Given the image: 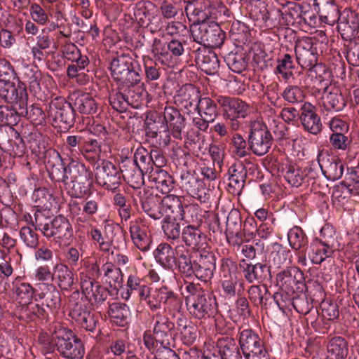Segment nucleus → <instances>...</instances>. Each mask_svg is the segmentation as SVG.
<instances>
[{
  "mask_svg": "<svg viewBox=\"0 0 359 359\" xmlns=\"http://www.w3.org/2000/svg\"><path fill=\"white\" fill-rule=\"evenodd\" d=\"M214 98L222 109V114L233 131L241 126V119H244L250 114V105L243 100L222 95H215Z\"/></svg>",
  "mask_w": 359,
  "mask_h": 359,
  "instance_id": "1",
  "label": "nucleus"
},
{
  "mask_svg": "<svg viewBox=\"0 0 359 359\" xmlns=\"http://www.w3.org/2000/svg\"><path fill=\"white\" fill-rule=\"evenodd\" d=\"M34 217L35 229L40 231L45 237H55L65 243L72 237L71 224L65 217L57 216L51 219L41 211H37Z\"/></svg>",
  "mask_w": 359,
  "mask_h": 359,
  "instance_id": "2",
  "label": "nucleus"
},
{
  "mask_svg": "<svg viewBox=\"0 0 359 359\" xmlns=\"http://www.w3.org/2000/svg\"><path fill=\"white\" fill-rule=\"evenodd\" d=\"M99 158L91 161L93 172L91 171V180L94 176L95 182L107 189L115 191L121 184L122 175L120 170L110 161Z\"/></svg>",
  "mask_w": 359,
  "mask_h": 359,
  "instance_id": "3",
  "label": "nucleus"
},
{
  "mask_svg": "<svg viewBox=\"0 0 359 359\" xmlns=\"http://www.w3.org/2000/svg\"><path fill=\"white\" fill-rule=\"evenodd\" d=\"M112 79L124 87V83L137 81L142 74L141 65L128 55L122 54L114 58L110 64Z\"/></svg>",
  "mask_w": 359,
  "mask_h": 359,
  "instance_id": "4",
  "label": "nucleus"
},
{
  "mask_svg": "<svg viewBox=\"0 0 359 359\" xmlns=\"http://www.w3.org/2000/svg\"><path fill=\"white\" fill-rule=\"evenodd\" d=\"M191 34L198 46L219 48L224 42L225 32L214 21L202 22L191 27Z\"/></svg>",
  "mask_w": 359,
  "mask_h": 359,
  "instance_id": "5",
  "label": "nucleus"
},
{
  "mask_svg": "<svg viewBox=\"0 0 359 359\" xmlns=\"http://www.w3.org/2000/svg\"><path fill=\"white\" fill-rule=\"evenodd\" d=\"M273 137L266 124L254 121L250 124L248 146L252 152L258 156L267 154L273 144Z\"/></svg>",
  "mask_w": 359,
  "mask_h": 359,
  "instance_id": "6",
  "label": "nucleus"
},
{
  "mask_svg": "<svg viewBox=\"0 0 359 359\" xmlns=\"http://www.w3.org/2000/svg\"><path fill=\"white\" fill-rule=\"evenodd\" d=\"M161 200L163 210L167 215H170L173 217H178L180 220H184L187 223L194 222V215L197 219L198 208L193 205H186L183 206L182 201L178 196L174 194H165Z\"/></svg>",
  "mask_w": 359,
  "mask_h": 359,
  "instance_id": "7",
  "label": "nucleus"
},
{
  "mask_svg": "<svg viewBox=\"0 0 359 359\" xmlns=\"http://www.w3.org/2000/svg\"><path fill=\"white\" fill-rule=\"evenodd\" d=\"M304 273L297 267L289 266L276 274V286L288 295L303 292Z\"/></svg>",
  "mask_w": 359,
  "mask_h": 359,
  "instance_id": "8",
  "label": "nucleus"
},
{
  "mask_svg": "<svg viewBox=\"0 0 359 359\" xmlns=\"http://www.w3.org/2000/svg\"><path fill=\"white\" fill-rule=\"evenodd\" d=\"M0 98L7 103L19 105L20 113L23 114L25 107H27L26 86L19 81L17 85L10 81H0Z\"/></svg>",
  "mask_w": 359,
  "mask_h": 359,
  "instance_id": "9",
  "label": "nucleus"
},
{
  "mask_svg": "<svg viewBox=\"0 0 359 359\" xmlns=\"http://www.w3.org/2000/svg\"><path fill=\"white\" fill-rule=\"evenodd\" d=\"M189 313L197 319H206L215 317L218 311V306L215 296L206 292L198 297L197 299H191L187 304Z\"/></svg>",
  "mask_w": 359,
  "mask_h": 359,
  "instance_id": "10",
  "label": "nucleus"
},
{
  "mask_svg": "<svg viewBox=\"0 0 359 359\" xmlns=\"http://www.w3.org/2000/svg\"><path fill=\"white\" fill-rule=\"evenodd\" d=\"M48 116L62 129L67 130L74 124V109L64 99L56 97L49 104Z\"/></svg>",
  "mask_w": 359,
  "mask_h": 359,
  "instance_id": "11",
  "label": "nucleus"
},
{
  "mask_svg": "<svg viewBox=\"0 0 359 359\" xmlns=\"http://www.w3.org/2000/svg\"><path fill=\"white\" fill-rule=\"evenodd\" d=\"M294 51L296 62L302 69L311 71L317 65V48L314 46L312 38L306 37L297 41Z\"/></svg>",
  "mask_w": 359,
  "mask_h": 359,
  "instance_id": "12",
  "label": "nucleus"
},
{
  "mask_svg": "<svg viewBox=\"0 0 359 359\" xmlns=\"http://www.w3.org/2000/svg\"><path fill=\"white\" fill-rule=\"evenodd\" d=\"M337 30L344 41L354 39L359 34V12L346 8L338 18Z\"/></svg>",
  "mask_w": 359,
  "mask_h": 359,
  "instance_id": "13",
  "label": "nucleus"
},
{
  "mask_svg": "<svg viewBox=\"0 0 359 359\" xmlns=\"http://www.w3.org/2000/svg\"><path fill=\"white\" fill-rule=\"evenodd\" d=\"M194 54L195 62L201 69L208 75L217 73L219 69V61L217 54L209 48L194 45L191 48Z\"/></svg>",
  "mask_w": 359,
  "mask_h": 359,
  "instance_id": "14",
  "label": "nucleus"
},
{
  "mask_svg": "<svg viewBox=\"0 0 359 359\" xmlns=\"http://www.w3.org/2000/svg\"><path fill=\"white\" fill-rule=\"evenodd\" d=\"M346 106V100L339 87L332 83L327 86L321 97V107L328 113L342 111Z\"/></svg>",
  "mask_w": 359,
  "mask_h": 359,
  "instance_id": "15",
  "label": "nucleus"
},
{
  "mask_svg": "<svg viewBox=\"0 0 359 359\" xmlns=\"http://www.w3.org/2000/svg\"><path fill=\"white\" fill-rule=\"evenodd\" d=\"M180 182V187L184 191L201 203H205L209 199L204 182L191 172L187 171L182 173Z\"/></svg>",
  "mask_w": 359,
  "mask_h": 359,
  "instance_id": "16",
  "label": "nucleus"
},
{
  "mask_svg": "<svg viewBox=\"0 0 359 359\" xmlns=\"http://www.w3.org/2000/svg\"><path fill=\"white\" fill-rule=\"evenodd\" d=\"M216 257L213 252L203 251L195 258L194 276L204 281H209L215 270Z\"/></svg>",
  "mask_w": 359,
  "mask_h": 359,
  "instance_id": "17",
  "label": "nucleus"
},
{
  "mask_svg": "<svg viewBox=\"0 0 359 359\" xmlns=\"http://www.w3.org/2000/svg\"><path fill=\"white\" fill-rule=\"evenodd\" d=\"M240 268L242 269L245 278L250 283H264L271 280V266L267 264L256 263L255 264H248L243 260L240 263Z\"/></svg>",
  "mask_w": 359,
  "mask_h": 359,
  "instance_id": "18",
  "label": "nucleus"
},
{
  "mask_svg": "<svg viewBox=\"0 0 359 359\" xmlns=\"http://www.w3.org/2000/svg\"><path fill=\"white\" fill-rule=\"evenodd\" d=\"M182 239L187 247L193 250L200 251L206 248L208 245V238L198 226L189 224L182 231Z\"/></svg>",
  "mask_w": 359,
  "mask_h": 359,
  "instance_id": "19",
  "label": "nucleus"
},
{
  "mask_svg": "<svg viewBox=\"0 0 359 359\" xmlns=\"http://www.w3.org/2000/svg\"><path fill=\"white\" fill-rule=\"evenodd\" d=\"M318 161L328 180L334 181L342 177L344 164L339 158L320 153L318 155Z\"/></svg>",
  "mask_w": 359,
  "mask_h": 359,
  "instance_id": "20",
  "label": "nucleus"
},
{
  "mask_svg": "<svg viewBox=\"0 0 359 359\" xmlns=\"http://www.w3.org/2000/svg\"><path fill=\"white\" fill-rule=\"evenodd\" d=\"M299 118L304 130L307 132L313 135L321 132L323 124L320 117L316 113V107L311 103L304 102L302 105Z\"/></svg>",
  "mask_w": 359,
  "mask_h": 359,
  "instance_id": "21",
  "label": "nucleus"
},
{
  "mask_svg": "<svg viewBox=\"0 0 359 359\" xmlns=\"http://www.w3.org/2000/svg\"><path fill=\"white\" fill-rule=\"evenodd\" d=\"M239 344L246 359H270L260 338H239Z\"/></svg>",
  "mask_w": 359,
  "mask_h": 359,
  "instance_id": "22",
  "label": "nucleus"
},
{
  "mask_svg": "<svg viewBox=\"0 0 359 359\" xmlns=\"http://www.w3.org/2000/svg\"><path fill=\"white\" fill-rule=\"evenodd\" d=\"M163 118L173 137L182 140V130L185 126V118L180 111L174 107H165L163 111Z\"/></svg>",
  "mask_w": 359,
  "mask_h": 359,
  "instance_id": "23",
  "label": "nucleus"
},
{
  "mask_svg": "<svg viewBox=\"0 0 359 359\" xmlns=\"http://www.w3.org/2000/svg\"><path fill=\"white\" fill-rule=\"evenodd\" d=\"M122 177L133 189H140L144 184V175L146 173L138 168L137 165L126 158L122 161L120 168Z\"/></svg>",
  "mask_w": 359,
  "mask_h": 359,
  "instance_id": "24",
  "label": "nucleus"
},
{
  "mask_svg": "<svg viewBox=\"0 0 359 359\" xmlns=\"http://www.w3.org/2000/svg\"><path fill=\"white\" fill-rule=\"evenodd\" d=\"M57 350L69 359H81L84 355V348L80 338H57Z\"/></svg>",
  "mask_w": 359,
  "mask_h": 359,
  "instance_id": "25",
  "label": "nucleus"
},
{
  "mask_svg": "<svg viewBox=\"0 0 359 359\" xmlns=\"http://www.w3.org/2000/svg\"><path fill=\"white\" fill-rule=\"evenodd\" d=\"M176 264L179 271L185 277L194 276V267L195 259L192 260L191 252L183 245H178L175 247Z\"/></svg>",
  "mask_w": 359,
  "mask_h": 359,
  "instance_id": "26",
  "label": "nucleus"
},
{
  "mask_svg": "<svg viewBox=\"0 0 359 359\" xmlns=\"http://www.w3.org/2000/svg\"><path fill=\"white\" fill-rule=\"evenodd\" d=\"M201 92L190 85L189 87L181 88L177 95L175 97V102L179 105L189 109L199 104V101L202 100Z\"/></svg>",
  "mask_w": 359,
  "mask_h": 359,
  "instance_id": "27",
  "label": "nucleus"
},
{
  "mask_svg": "<svg viewBox=\"0 0 359 359\" xmlns=\"http://www.w3.org/2000/svg\"><path fill=\"white\" fill-rule=\"evenodd\" d=\"M130 237L134 245L141 251L146 252L150 249L152 238L147 231L144 226H140L137 222L130 226Z\"/></svg>",
  "mask_w": 359,
  "mask_h": 359,
  "instance_id": "28",
  "label": "nucleus"
},
{
  "mask_svg": "<svg viewBox=\"0 0 359 359\" xmlns=\"http://www.w3.org/2000/svg\"><path fill=\"white\" fill-rule=\"evenodd\" d=\"M91 310L97 309V312L101 314L107 310L109 303L107 299L109 295V290L107 287L102 286L99 282L91 281Z\"/></svg>",
  "mask_w": 359,
  "mask_h": 359,
  "instance_id": "29",
  "label": "nucleus"
},
{
  "mask_svg": "<svg viewBox=\"0 0 359 359\" xmlns=\"http://www.w3.org/2000/svg\"><path fill=\"white\" fill-rule=\"evenodd\" d=\"M229 186L234 189V191L240 192L244 187L247 171L245 165L241 163H234L228 170Z\"/></svg>",
  "mask_w": 359,
  "mask_h": 359,
  "instance_id": "30",
  "label": "nucleus"
},
{
  "mask_svg": "<svg viewBox=\"0 0 359 359\" xmlns=\"http://www.w3.org/2000/svg\"><path fill=\"white\" fill-rule=\"evenodd\" d=\"M162 200L158 195L150 194L142 201V208L144 212L154 219H161L163 217Z\"/></svg>",
  "mask_w": 359,
  "mask_h": 359,
  "instance_id": "31",
  "label": "nucleus"
},
{
  "mask_svg": "<svg viewBox=\"0 0 359 359\" xmlns=\"http://www.w3.org/2000/svg\"><path fill=\"white\" fill-rule=\"evenodd\" d=\"M145 135L151 139L156 138L158 133H161L163 130H166L168 126L165 123L163 116L154 112L147 116L145 121Z\"/></svg>",
  "mask_w": 359,
  "mask_h": 359,
  "instance_id": "32",
  "label": "nucleus"
},
{
  "mask_svg": "<svg viewBox=\"0 0 359 359\" xmlns=\"http://www.w3.org/2000/svg\"><path fill=\"white\" fill-rule=\"evenodd\" d=\"M91 126H93L91 134L97 137V139L91 138V161H93L100 157L102 153L101 144L104 142L107 132L105 127L100 123H96L95 120Z\"/></svg>",
  "mask_w": 359,
  "mask_h": 359,
  "instance_id": "33",
  "label": "nucleus"
},
{
  "mask_svg": "<svg viewBox=\"0 0 359 359\" xmlns=\"http://www.w3.org/2000/svg\"><path fill=\"white\" fill-rule=\"evenodd\" d=\"M13 292L16 296V300L22 305H27L32 302L34 294V289L28 283L15 278L13 283Z\"/></svg>",
  "mask_w": 359,
  "mask_h": 359,
  "instance_id": "34",
  "label": "nucleus"
},
{
  "mask_svg": "<svg viewBox=\"0 0 359 359\" xmlns=\"http://www.w3.org/2000/svg\"><path fill=\"white\" fill-rule=\"evenodd\" d=\"M20 106L11 104V107L7 105L0 106V121L8 125H15L19 121L20 116H29L27 107H25V111L23 114L20 113Z\"/></svg>",
  "mask_w": 359,
  "mask_h": 359,
  "instance_id": "35",
  "label": "nucleus"
},
{
  "mask_svg": "<svg viewBox=\"0 0 359 359\" xmlns=\"http://www.w3.org/2000/svg\"><path fill=\"white\" fill-rule=\"evenodd\" d=\"M182 298L165 286L163 297V310L170 316L175 317L177 313H180L182 307Z\"/></svg>",
  "mask_w": 359,
  "mask_h": 359,
  "instance_id": "36",
  "label": "nucleus"
},
{
  "mask_svg": "<svg viewBox=\"0 0 359 359\" xmlns=\"http://www.w3.org/2000/svg\"><path fill=\"white\" fill-rule=\"evenodd\" d=\"M156 260L163 266L172 267L176 262L175 249H172L171 245L167 243L159 244L154 252Z\"/></svg>",
  "mask_w": 359,
  "mask_h": 359,
  "instance_id": "37",
  "label": "nucleus"
},
{
  "mask_svg": "<svg viewBox=\"0 0 359 359\" xmlns=\"http://www.w3.org/2000/svg\"><path fill=\"white\" fill-rule=\"evenodd\" d=\"M104 271L106 282L109 283L111 288L118 290L123 286V275L119 267L114 266L111 263H107L102 267Z\"/></svg>",
  "mask_w": 359,
  "mask_h": 359,
  "instance_id": "38",
  "label": "nucleus"
},
{
  "mask_svg": "<svg viewBox=\"0 0 359 359\" xmlns=\"http://www.w3.org/2000/svg\"><path fill=\"white\" fill-rule=\"evenodd\" d=\"M22 78L29 83L32 91L36 93L41 89V73L36 66L25 65L22 67Z\"/></svg>",
  "mask_w": 359,
  "mask_h": 359,
  "instance_id": "39",
  "label": "nucleus"
},
{
  "mask_svg": "<svg viewBox=\"0 0 359 359\" xmlns=\"http://www.w3.org/2000/svg\"><path fill=\"white\" fill-rule=\"evenodd\" d=\"M142 77L144 76L147 82L157 81L161 75V68L156 60L150 56L142 58Z\"/></svg>",
  "mask_w": 359,
  "mask_h": 359,
  "instance_id": "40",
  "label": "nucleus"
},
{
  "mask_svg": "<svg viewBox=\"0 0 359 359\" xmlns=\"http://www.w3.org/2000/svg\"><path fill=\"white\" fill-rule=\"evenodd\" d=\"M333 253L332 250L316 240L310 245L308 257L313 264H320L326 258L331 257Z\"/></svg>",
  "mask_w": 359,
  "mask_h": 359,
  "instance_id": "41",
  "label": "nucleus"
},
{
  "mask_svg": "<svg viewBox=\"0 0 359 359\" xmlns=\"http://www.w3.org/2000/svg\"><path fill=\"white\" fill-rule=\"evenodd\" d=\"M181 221L178 217H173L170 215H166L162 221V230L168 239L177 240L180 238L181 227L180 222Z\"/></svg>",
  "mask_w": 359,
  "mask_h": 359,
  "instance_id": "42",
  "label": "nucleus"
},
{
  "mask_svg": "<svg viewBox=\"0 0 359 359\" xmlns=\"http://www.w3.org/2000/svg\"><path fill=\"white\" fill-rule=\"evenodd\" d=\"M217 102L209 97H204L199 101L196 110L201 117H205L208 121H214L218 116Z\"/></svg>",
  "mask_w": 359,
  "mask_h": 359,
  "instance_id": "43",
  "label": "nucleus"
},
{
  "mask_svg": "<svg viewBox=\"0 0 359 359\" xmlns=\"http://www.w3.org/2000/svg\"><path fill=\"white\" fill-rule=\"evenodd\" d=\"M142 79V74L139 75V79L137 81H133L129 83H124V87L122 86H118V89H123V92L126 93V97L130 102H138L142 96V94L144 91V88H143L144 83H141V81Z\"/></svg>",
  "mask_w": 359,
  "mask_h": 359,
  "instance_id": "44",
  "label": "nucleus"
},
{
  "mask_svg": "<svg viewBox=\"0 0 359 359\" xmlns=\"http://www.w3.org/2000/svg\"><path fill=\"white\" fill-rule=\"evenodd\" d=\"M154 7L150 1L141 0L136 3L134 8V16L140 27L147 25L148 19L152 15L151 11Z\"/></svg>",
  "mask_w": 359,
  "mask_h": 359,
  "instance_id": "45",
  "label": "nucleus"
},
{
  "mask_svg": "<svg viewBox=\"0 0 359 359\" xmlns=\"http://www.w3.org/2000/svg\"><path fill=\"white\" fill-rule=\"evenodd\" d=\"M288 241L290 247L294 250L304 249L309 243L308 238L299 226H294L288 232Z\"/></svg>",
  "mask_w": 359,
  "mask_h": 359,
  "instance_id": "46",
  "label": "nucleus"
},
{
  "mask_svg": "<svg viewBox=\"0 0 359 359\" xmlns=\"http://www.w3.org/2000/svg\"><path fill=\"white\" fill-rule=\"evenodd\" d=\"M327 348L331 359H344L348 354V343L344 338H331Z\"/></svg>",
  "mask_w": 359,
  "mask_h": 359,
  "instance_id": "47",
  "label": "nucleus"
},
{
  "mask_svg": "<svg viewBox=\"0 0 359 359\" xmlns=\"http://www.w3.org/2000/svg\"><path fill=\"white\" fill-rule=\"evenodd\" d=\"M151 150L149 151L144 147H140L136 149L132 162H134L142 171L146 173L151 172Z\"/></svg>",
  "mask_w": 359,
  "mask_h": 359,
  "instance_id": "48",
  "label": "nucleus"
},
{
  "mask_svg": "<svg viewBox=\"0 0 359 359\" xmlns=\"http://www.w3.org/2000/svg\"><path fill=\"white\" fill-rule=\"evenodd\" d=\"M156 320L154 327V334L158 337H177L175 325L168 318L156 316Z\"/></svg>",
  "mask_w": 359,
  "mask_h": 359,
  "instance_id": "49",
  "label": "nucleus"
},
{
  "mask_svg": "<svg viewBox=\"0 0 359 359\" xmlns=\"http://www.w3.org/2000/svg\"><path fill=\"white\" fill-rule=\"evenodd\" d=\"M341 185L348 189L350 194H358L359 191V167L347 168L344 180Z\"/></svg>",
  "mask_w": 359,
  "mask_h": 359,
  "instance_id": "50",
  "label": "nucleus"
},
{
  "mask_svg": "<svg viewBox=\"0 0 359 359\" xmlns=\"http://www.w3.org/2000/svg\"><path fill=\"white\" fill-rule=\"evenodd\" d=\"M107 310L111 321L118 325L123 326L128 313L126 304L115 302L111 305L108 304Z\"/></svg>",
  "mask_w": 359,
  "mask_h": 359,
  "instance_id": "51",
  "label": "nucleus"
},
{
  "mask_svg": "<svg viewBox=\"0 0 359 359\" xmlns=\"http://www.w3.org/2000/svg\"><path fill=\"white\" fill-rule=\"evenodd\" d=\"M296 63L292 55L285 53L278 60L276 72L280 74L285 79H288L293 74Z\"/></svg>",
  "mask_w": 359,
  "mask_h": 359,
  "instance_id": "52",
  "label": "nucleus"
},
{
  "mask_svg": "<svg viewBox=\"0 0 359 359\" xmlns=\"http://www.w3.org/2000/svg\"><path fill=\"white\" fill-rule=\"evenodd\" d=\"M306 177H307V173L305 170H302L296 165H286L284 177L291 185L296 187H299Z\"/></svg>",
  "mask_w": 359,
  "mask_h": 359,
  "instance_id": "53",
  "label": "nucleus"
},
{
  "mask_svg": "<svg viewBox=\"0 0 359 359\" xmlns=\"http://www.w3.org/2000/svg\"><path fill=\"white\" fill-rule=\"evenodd\" d=\"M268 289L263 285H251L248 291V298L254 306H259L266 308Z\"/></svg>",
  "mask_w": 359,
  "mask_h": 359,
  "instance_id": "54",
  "label": "nucleus"
},
{
  "mask_svg": "<svg viewBox=\"0 0 359 359\" xmlns=\"http://www.w3.org/2000/svg\"><path fill=\"white\" fill-rule=\"evenodd\" d=\"M224 58L228 67L236 73H242L248 67V62L242 53L230 52Z\"/></svg>",
  "mask_w": 359,
  "mask_h": 359,
  "instance_id": "55",
  "label": "nucleus"
},
{
  "mask_svg": "<svg viewBox=\"0 0 359 359\" xmlns=\"http://www.w3.org/2000/svg\"><path fill=\"white\" fill-rule=\"evenodd\" d=\"M53 276L58 280L59 285L62 288L67 289L73 284L72 273L65 264H56L54 268Z\"/></svg>",
  "mask_w": 359,
  "mask_h": 359,
  "instance_id": "56",
  "label": "nucleus"
},
{
  "mask_svg": "<svg viewBox=\"0 0 359 359\" xmlns=\"http://www.w3.org/2000/svg\"><path fill=\"white\" fill-rule=\"evenodd\" d=\"M156 176L154 180L160 189L162 194H169L174 188L175 180L173 177L164 170H157Z\"/></svg>",
  "mask_w": 359,
  "mask_h": 359,
  "instance_id": "57",
  "label": "nucleus"
},
{
  "mask_svg": "<svg viewBox=\"0 0 359 359\" xmlns=\"http://www.w3.org/2000/svg\"><path fill=\"white\" fill-rule=\"evenodd\" d=\"M254 55L252 57L253 62L256 64L257 68L261 70H268L274 65V60L271 53H267L264 50L258 48L257 50L252 49Z\"/></svg>",
  "mask_w": 359,
  "mask_h": 359,
  "instance_id": "58",
  "label": "nucleus"
},
{
  "mask_svg": "<svg viewBox=\"0 0 359 359\" xmlns=\"http://www.w3.org/2000/svg\"><path fill=\"white\" fill-rule=\"evenodd\" d=\"M344 50L346 58L349 65L353 67H359V39L346 40Z\"/></svg>",
  "mask_w": 359,
  "mask_h": 359,
  "instance_id": "59",
  "label": "nucleus"
},
{
  "mask_svg": "<svg viewBox=\"0 0 359 359\" xmlns=\"http://www.w3.org/2000/svg\"><path fill=\"white\" fill-rule=\"evenodd\" d=\"M320 236L321 238L318 240V242L333 252L337 250L339 243L335 231L332 227L329 226H323L320 230Z\"/></svg>",
  "mask_w": 359,
  "mask_h": 359,
  "instance_id": "60",
  "label": "nucleus"
},
{
  "mask_svg": "<svg viewBox=\"0 0 359 359\" xmlns=\"http://www.w3.org/2000/svg\"><path fill=\"white\" fill-rule=\"evenodd\" d=\"M322 316L328 320H334L339 316L338 305L329 299H323L320 304Z\"/></svg>",
  "mask_w": 359,
  "mask_h": 359,
  "instance_id": "61",
  "label": "nucleus"
},
{
  "mask_svg": "<svg viewBox=\"0 0 359 359\" xmlns=\"http://www.w3.org/2000/svg\"><path fill=\"white\" fill-rule=\"evenodd\" d=\"M126 97L124 92L118 91L111 93L109 99L112 108L120 113L126 111L130 104V101Z\"/></svg>",
  "mask_w": 359,
  "mask_h": 359,
  "instance_id": "62",
  "label": "nucleus"
},
{
  "mask_svg": "<svg viewBox=\"0 0 359 359\" xmlns=\"http://www.w3.org/2000/svg\"><path fill=\"white\" fill-rule=\"evenodd\" d=\"M219 273L220 279L224 278L238 277L236 263L228 258L222 259Z\"/></svg>",
  "mask_w": 359,
  "mask_h": 359,
  "instance_id": "63",
  "label": "nucleus"
},
{
  "mask_svg": "<svg viewBox=\"0 0 359 359\" xmlns=\"http://www.w3.org/2000/svg\"><path fill=\"white\" fill-rule=\"evenodd\" d=\"M20 238L27 248L35 249L38 245V236L29 226L21 227L20 230Z\"/></svg>",
  "mask_w": 359,
  "mask_h": 359,
  "instance_id": "64",
  "label": "nucleus"
}]
</instances>
